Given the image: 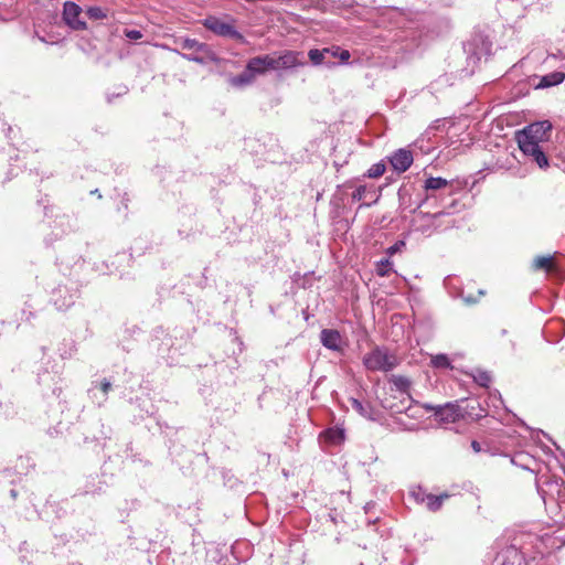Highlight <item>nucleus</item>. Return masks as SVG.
Wrapping results in <instances>:
<instances>
[{"label":"nucleus","instance_id":"obj_2","mask_svg":"<svg viewBox=\"0 0 565 565\" xmlns=\"http://www.w3.org/2000/svg\"><path fill=\"white\" fill-rule=\"evenodd\" d=\"M463 50L467 54L468 63L476 65L483 57L487 58L491 54L492 42L487 34L475 32L465 43Z\"/></svg>","mask_w":565,"mask_h":565},{"label":"nucleus","instance_id":"obj_30","mask_svg":"<svg viewBox=\"0 0 565 565\" xmlns=\"http://www.w3.org/2000/svg\"><path fill=\"white\" fill-rule=\"evenodd\" d=\"M534 269H545L550 270L552 268V257L551 256H539L533 260Z\"/></svg>","mask_w":565,"mask_h":565},{"label":"nucleus","instance_id":"obj_15","mask_svg":"<svg viewBox=\"0 0 565 565\" xmlns=\"http://www.w3.org/2000/svg\"><path fill=\"white\" fill-rule=\"evenodd\" d=\"M38 380H39L40 385L51 388L53 394H57L56 392L60 388L56 387V384L61 380L60 372L57 370L53 371V372H50L47 370H44L43 372H39Z\"/></svg>","mask_w":565,"mask_h":565},{"label":"nucleus","instance_id":"obj_36","mask_svg":"<svg viewBox=\"0 0 565 565\" xmlns=\"http://www.w3.org/2000/svg\"><path fill=\"white\" fill-rule=\"evenodd\" d=\"M124 34L129 40H139L142 38V33L139 30H125Z\"/></svg>","mask_w":565,"mask_h":565},{"label":"nucleus","instance_id":"obj_43","mask_svg":"<svg viewBox=\"0 0 565 565\" xmlns=\"http://www.w3.org/2000/svg\"><path fill=\"white\" fill-rule=\"evenodd\" d=\"M478 295H479V297H481V296H483V295H484V291H483L482 289H479V290H478Z\"/></svg>","mask_w":565,"mask_h":565},{"label":"nucleus","instance_id":"obj_32","mask_svg":"<svg viewBox=\"0 0 565 565\" xmlns=\"http://www.w3.org/2000/svg\"><path fill=\"white\" fill-rule=\"evenodd\" d=\"M392 266V263L390 258L382 259L376 268L377 275L381 277H384L388 274L390 267Z\"/></svg>","mask_w":565,"mask_h":565},{"label":"nucleus","instance_id":"obj_8","mask_svg":"<svg viewBox=\"0 0 565 565\" xmlns=\"http://www.w3.org/2000/svg\"><path fill=\"white\" fill-rule=\"evenodd\" d=\"M393 170L401 174L406 172L414 162V156L411 150L401 148L387 157Z\"/></svg>","mask_w":565,"mask_h":565},{"label":"nucleus","instance_id":"obj_25","mask_svg":"<svg viewBox=\"0 0 565 565\" xmlns=\"http://www.w3.org/2000/svg\"><path fill=\"white\" fill-rule=\"evenodd\" d=\"M430 363L436 369H451L450 360L444 353L431 356Z\"/></svg>","mask_w":565,"mask_h":565},{"label":"nucleus","instance_id":"obj_6","mask_svg":"<svg viewBox=\"0 0 565 565\" xmlns=\"http://www.w3.org/2000/svg\"><path fill=\"white\" fill-rule=\"evenodd\" d=\"M552 126L548 121H537L529 125L522 131H519L516 135L518 145H523L524 142H534L540 145L542 141L546 140V134L551 130Z\"/></svg>","mask_w":565,"mask_h":565},{"label":"nucleus","instance_id":"obj_20","mask_svg":"<svg viewBox=\"0 0 565 565\" xmlns=\"http://www.w3.org/2000/svg\"><path fill=\"white\" fill-rule=\"evenodd\" d=\"M329 51L312 49L309 51L308 56L313 65L332 64L331 60L328 58Z\"/></svg>","mask_w":565,"mask_h":565},{"label":"nucleus","instance_id":"obj_39","mask_svg":"<svg viewBox=\"0 0 565 565\" xmlns=\"http://www.w3.org/2000/svg\"><path fill=\"white\" fill-rule=\"evenodd\" d=\"M326 50L329 51L328 58H330V57H338L341 49L339 46H332V47H329Z\"/></svg>","mask_w":565,"mask_h":565},{"label":"nucleus","instance_id":"obj_44","mask_svg":"<svg viewBox=\"0 0 565 565\" xmlns=\"http://www.w3.org/2000/svg\"><path fill=\"white\" fill-rule=\"evenodd\" d=\"M11 495H12L13 498H15V495H17L15 490H11Z\"/></svg>","mask_w":565,"mask_h":565},{"label":"nucleus","instance_id":"obj_11","mask_svg":"<svg viewBox=\"0 0 565 565\" xmlns=\"http://www.w3.org/2000/svg\"><path fill=\"white\" fill-rule=\"evenodd\" d=\"M111 388V383L104 379L100 382H93L92 387L88 390L90 399L98 406H102L107 401V395Z\"/></svg>","mask_w":565,"mask_h":565},{"label":"nucleus","instance_id":"obj_23","mask_svg":"<svg viewBox=\"0 0 565 565\" xmlns=\"http://www.w3.org/2000/svg\"><path fill=\"white\" fill-rule=\"evenodd\" d=\"M565 79V74L562 72H554L542 77L540 87H551L561 84Z\"/></svg>","mask_w":565,"mask_h":565},{"label":"nucleus","instance_id":"obj_22","mask_svg":"<svg viewBox=\"0 0 565 565\" xmlns=\"http://www.w3.org/2000/svg\"><path fill=\"white\" fill-rule=\"evenodd\" d=\"M351 405L361 416L367 419H375L374 409L370 404H363L356 398L351 399Z\"/></svg>","mask_w":565,"mask_h":565},{"label":"nucleus","instance_id":"obj_18","mask_svg":"<svg viewBox=\"0 0 565 565\" xmlns=\"http://www.w3.org/2000/svg\"><path fill=\"white\" fill-rule=\"evenodd\" d=\"M255 79V76L253 75L252 71H249L247 67L245 71L236 76H232L228 82L233 87H244L249 84H252Z\"/></svg>","mask_w":565,"mask_h":565},{"label":"nucleus","instance_id":"obj_46","mask_svg":"<svg viewBox=\"0 0 565 565\" xmlns=\"http://www.w3.org/2000/svg\"><path fill=\"white\" fill-rule=\"evenodd\" d=\"M0 327H3V323H1Z\"/></svg>","mask_w":565,"mask_h":565},{"label":"nucleus","instance_id":"obj_3","mask_svg":"<svg viewBox=\"0 0 565 565\" xmlns=\"http://www.w3.org/2000/svg\"><path fill=\"white\" fill-rule=\"evenodd\" d=\"M182 50L189 53H182L181 56L188 61L198 64H205L209 61H216L215 53L206 43L199 42L195 39H183L180 41Z\"/></svg>","mask_w":565,"mask_h":565},{"label":"nucleus","instance_id":"obj_27","mask_svg":"<svg viewBox=\"0 0 565 565\" xmlns=\"http://www.w3.org/2000/svg\"><path fill=\"white\" fill-rule=\"evenodd\" d=\"M386 166L383 161L376 162L369 168L366 177L371 179L380 178L384 174Z\"/></svg>","mask_w":565,"mask_h":565},{"label":"nucleus","instance_id":"obj_10","mask_svg":"<svg viewBox=\"0 0 565 565\" xmlns=\"http://www.w3.org/2000/svg\"><path fill=\"white\" fill-rule=\"evenodd\" d=\"M520 150L524 156L532 159L533 162L537 164L540 169H547L550 163L547 156L543 151L542 147L534 142H524L519 146Z\"/></svg>","mask_w":565,"mask_h":565},{"label":"nucleus","instance_id":"obj_37","mask_svg":"<svg viewBox=\"0 0 565 565\" xmlns=\"http://www.w3.org/2000/svg\"><path fill=\"white\" fill-rule=\"evenodd\" d=\"M128 92V88L126 86H120L118 87V92L116 94H107V100L108 103H111L113 102V97L114 96H122L125 94H127Z\"/></svg>","mask_w":565,"mask_h":565},{"label":"nucleus","instance_id":"obj_40","mask_svg":"<svg viewBox=\"0 0 565 565\" xmlns=\"http://www.w3.org/2000/svg\"><path fill=\"white\" fill-rule=\"evenodd\" d=\"M350 56L351 54L348 50H340L338 57L340 58L341 62L344 63L349 61Z\"/></svg>","mask_w":565,"mask_h":565},{"label":"nucleus","instance_id":"obj_26","mask_svg":"<svg viewBox=\"0 0 565 565\" xmlns=\"http://www.w3.org/2000/svg\"><path fill=\"white\" fill-rule=\"evenodd\" d=\"M443 213H435V214H429V213H420L419 216L422 220H425L427 221L429 224L427 226L423 225L418 228V231H420L423 234H427L429 235L431 233V230L430 226L433 225L434 221L439 216L441 215Z\"/></svg>","mask_w":565,"mask_h":565},{"label":"nucleus","instance_id":"obj_38","mask_svg":"<svg viewBox=\"0 0 565 565\" xmlns=\"http://www.w3.org/2000/svg\"><path fill=\"white\" fill-rule=\"evenodd\" d=\"M461 298L465 301V303H467V305H473L478 301L477 297H473L471 295H466L463 292L461 294Z\"/></svg>","mask_w":565,"mask_h":565},{"label":"nucleus","instance_id":"obj_19","mask_svg":"<svg viewBox=\"0 0 565 565\" xmlns=\"http://www.w3.org/2000/svg\"><path fill=\"white\" fill-rule=\"evenodd\" d=\"M448 498L449 495L447 493H443L440 495L428 493L423 505H425L429 511L436 512L441 508L444 501Z\"/></svg>","mask_w":565,"mask_h":565},{"label":"nucleus","instance_id":"obj_21","mask_svg":"<svg viewBox=\"0 0 565 565\" xmlns=\"http://www.w3.org/2000/svg\"><path fill=\"white\" fill-rule=\"evenodd\" d=\"M469 375L473 379V381L482 386L488 387L492 381L491 374L488 371L481 369L472 370Z\"/></svg>","mask_w":565,"mask_h":565},{"label":"nucleus","instance_id":"obj_4","mask_svg":"<svg viewBox=\"0 0 565 565\" xmlns=\"http://www.w3.org/2000/svg\"><path fill=\"white\" fill-rule=\"evenodd\" d=\"M424 408L426 411L433 412L434 416L441 423H456L457 420L465 417V412H462V406L459 402L455 403H446L445 405H433L425 404Z\"/></svg>","mask_w":565,"mask_h":565},{"label":"nucleus","instance_id":"obj_41","mask_svg":"<svg viewBox=\"0 0 565 565\" xmlns=\"http://www.w3.org/2000/svg\"><path fill=\"white\" fill-rule=\"evenodd\" d=\"M471 448L475 452H480L482 450L481 444L477 440H472Z\"/></svg>","mask_w":565,"mask_h":565},{"label":"nucleus","instance_id":"obj_7","mask_svg":"<svg viewBox=\"0 0 565 565\" xmlns=\"http://www.w3.org/2000/svg\"><path fill=\"white\" fill-rule=\"evenodd\" d=\"M203 25L220 36L231 38V39H242V34L235 29L234 25L216 18V17H207L203 21Z\"/></svg>","mask_w":565,"mask_h":565},{"label":"nucleus","instance_id":"obj_13","mask_svg":"<svg viewBox=\"0 0 565 565\" xmlns=\"http://www.w3.org/2000/svg\"><path fill=\"white\" fill-rule=\"evenodd\" d=\"M320 341L324 348L337 352L343 347L342 335L335 329H323L320 332Z\"/></svg>","mask_w":565,"mask_h":565},{"label":"nucleus","instance_id":"obj_33","mask_svg":"<svg viewBox=\"0 0 565 565\" xmlns=\"http://www.w3.org/2000/svg\"><path fill=\"white\" fill-rule=\"evenodd\" d=\"M0 414L3 416H10L13 414V405L10 401L0 402Z\"/></svg>","mask_w":565,"mask_h":565},{"label":"nucleus","instance_id":"obj_16","mask_svg":"<svg viewBox=\"0 0 565 565\" xmlns=\"http://www.w3.org/2000/svg\"><path fill=\"white\" fill-rule=\"evenodd\" d=\"M462 412H465L463 419L478 420L487 416V411L478 401L467 402L466 405L462 406Z\"/></svg>","mask_w":565,"mask_h":565},{"label":"nucleus","instance_id":"obj_14","mask_svg":"<svg viewBox=\"0 0 565 565\" xmlns=\"http://www.w3.org/2000/svg\"><path fill=\"white\" fill-rule=\"evenodd\" d=\"M298 53L286 52L279 56L273 55L274 70L292 68L299 64Z\"/></svg>","mask_w":565,"mask_h":565},{"label":"nucleus","instance_id":"obj_17","mask_svg":"<svg viewBox=\"0 0 565 565\" xmlns=\"http://www.w3.org/2000/svg\"><path fill=\"white\" fill-rule=\"evenodd\" d=\"M322 437L330 445H340L345 439V431L341 427H331L322 433Z\"/></svg>","mask_w":565,"mask_h":565},{"label":"nucleus","instance_id":"obj_9","mask_svg":"<svg viewBox=\"0 0 565 565\" xmlns=\"http://www.w3.org/2000/svg\"><path fill=\"white\" fill-rule=\"evenodd\" d=\"M82 8L75 2L67 1L63 7V20L73 30H85L86 23L81 19Z\"/></svg>","mask_w":565,"mask_h":565},{"label":"nucleus","instance_id":"obj_24","mask_svg":"<svg viewBox=\"0 0 565 565\" xmlns=\"http://www.w3.org/2000/svg\"><path fill=\"white\" fill-rule=\"evenodd\" d=\"M449 182L441 177H429L425 180V191H436L446 188Z\"/></svg>","mask_w":565,"mask_h":565},{"label":"nucleus","instance_id":"obj_31","mask_svg":"<svg viewBox=\"0 0 565 565\" xmlns=\"http://www.w3.org/2000/svg\"><path fill=\"white\" fill-rule=\"evenodd\" d=\"M86 14L92 20H103L107 17L106 12L100 7H89Z\"/></svg>","mask_w":565,"mask_h":565},{"label":"nucleus","instance_id":"obj_28","mask_svg":"<svg viewBox=\"0 0 565 565\" xmlns=\"http://www.w3.org/2000/svg\"><path fill=\"white\" fill-rule=\"evenodd\" d=\"M427 495H428V493L419 486L413 487L409 490V497L413 498V500L417 504H424Z\"/></svg>","mask_w":565,"mask_h":565},{"label":"nucleus","instance_id":"obj_45","mask_svg":"<svg viewBox=\"0 0 565 565\" xmlns=\"http://www.w3.org/2000/svg\"><path fill=\"white\" fill-rule=\"evenodd\" d=\"M427 200H428V196H426V199H425L422 203H419V205H418V206H423V204H424Z\"/></svg>","mask_w":565,"mask_h":565},{"label":"nucleus","instance_id":"obj_42","mask_svg":"<svg viewBox=\"0 0 565 565\" xmlns=\"http://www.w3.org/2000/svg\"><path fill=\"white\" fill-rule=\"evenodd\" d=\"M561 510H565V502L559 505ZM557 523L565 525V514L555 520Z\"/></svg>","mask_w":565,"mask_h":565},{"label":"nucleus","instance_id":"obj_35","mask_svg":"<svg viewBox=\"0 0 565 565\" xmlns=\"http://www.w3.org/2000/svg\"><path fill=\"white\" fill-rule=\"evenodd\" d=\"M405 247L404 241H397L395 244L390 246L386 250L388 256H393L394 254L401 252Z\"/></svg>","mask_w":565,"mask_h":565},{"label":"nucleus","instance_id":"obj_1","mask_svg":"<svg viewBox=\"0 0 565 565\" xmlns=\"http://www.w3.org/2000/svg\"><path fill=\"white\" fill-rule=\"evenodd\" d=\"M398 364L395 354L388 352L387 349L376 347L363 356V365L372 372H390Z\"/></svg>","mask_w":565,"mask_h":565},{"label":"nucleus","instance_id":"obj_5","mask_svg":"<svg viewBox=\"0 0 565 565\" xmlns=\"http://www.w3.org/2000/svg\"><path fill=\"white\" fill-rule=\"evenodd\" d=\"M79 290L74 285H58L52 291L51 300L57 310H67L78 298Z\"/></svg>","mask_w":565,"mask_h":565},{"label":"nucleus","instance_id":"obj_34","mask_svg":"<svg viewBox=\"0 0 565 565\" xmlns=\"http://www.w3.org/2000/svg\"><path fill=\"white\" fill-rule=\"evenodd\" d=\"M366 186L359 185L352 193L353 201H362L365 198Z\"/></svg>","mask_w":565,"mask_h":565},{"label":"nucleus","instance_id":"obj_12","mask_svg":"<svg viewBox=\"0 0 565 565\" xmlns=\"http://www.w3.org/2000/svg\"><path fill=\"white\" fill-rule=\"evenodd\" d=\"M246 66L255 77L265 74L267 71L274 70L273 55L255 56L247 62Z\"/></svg>","mask_w":565,"mask_h":565},{"label":"nucleus","instance_id":"obj_29","mask_svg":"<svg viewBox=\"0 0 565 565\" xmlns=\"http://www.w3.org/2000/svg\"><path fill=\"white\" fill-rule=\"evenodd\" d=\"M391 382L394 384V386L402 393H406L409 388L411 382L408 379L401 376V375H394L391 379Z\"/></svg>","mask_w":565,"mask_h":565}]
</instances>
